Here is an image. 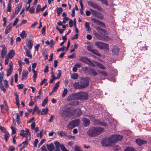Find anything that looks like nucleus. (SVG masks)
<instances>
[{"instance_id":"1","label":"nucleus","mask_w":151,"mask_h":151,"mask_svg":"<svg viewBox=\"0 0 151 151\" xmlns=\"http://www.w3.org/2000/svg\"><path fill=\"white\" fill-rule=\"evenodd\" d=\"M103 130V128L101 127H92L88 130L87 132V134L90 137H95L102 133Z\"/></svg>"},{"instance_id":"2","label":"nucleus","mask_w":151,"mask_h":151,"mask_svg":"<svg viewBox=\"0 0 151 151\" xmlns=\"http://www.w3.org/2000/svg\"><path fill=\"white\" fill-rule=\"evenodd\" d=\"M96 29L102 35V36H101L98 33H94L95 36L97 39L105 41L108 40V37L105 36V35L107 34V33L105 30L102 29L99 27H97Z\"/></svg>"},{"instance_id":"3","label":"nucleus","mask_w":151,"mask_h":151,"mask_svg":"<svg viewBox=\"0 0 151 151\" xmlns=\"http://www.w3.org/2000/svg\"><path fill=\"white\" fill-rule=\"evenodd\" d=\"M69 104L72 105H77L78 104L76 93H73L68 96L67 99Z\"/></svg>"},{"instance_id":"4","label":"nucleus","mask_w":151,"mask_h":151,"mask_svg":"<svg viewBox=\"0 0 151 151\" xmlns=\"http://www.w3.org/2000/svg\"><path fill=\"white\" fill-rule=\"evenodd\" d=\"M95 45L98 48L101 50H107L109 48L107 44L101 42H95Z\"/></svg>"},{"instance_id":"5","label":"nucleus","mask_w":151,"mask_h":151,"mask_svg":"<svg viewBox=\"0 0 151 151\" xmlns=\"http://www.w3.org/2000/svg\"><path fill=\"white\" fill-rule=\"evenodd\" d=\"M76 94L77 99H78L81 100H87L88 99V95L86 92L81 91L76 93Z\"/></svg>"},{"instance_id":"6","label":"nucleus","mask_w":151,"mask_h":151,"mask_svg":"<svg viewBox=\"0 0 151 151\" xmlns=\"http://www.w3.org/2000/svg\"><path fill=\"white\" fill-rule=\"evenodd\" d=\"M90 119L94 122L95 124L101 125L102 126H107V124L105 122H101L99 120H96L94 116L92 115L87 116Z\"/></svg>"},{"instance_id":"7","label":"nucleus","mask_w":151,"mask_h":151,"mask_svg":"<svg viewBox=\"0 0 151 151\" xmlns=\"http://www.w3.org/2000/svg\"><path fill=\"white\" fill-rule=\"evenodd\" d=\"M79 119H76L70 122L67 127L69 129H71L77 126L79 124Z\"/></svg>"},{"instance_id":"8","label":"nucleus","mask_w":151,"mask_h":151,"mask_svg":"<svg viewBox=\"0 0 151 151\" xmlns=\"http://www.w3.org/2000/svg\"><path fill=\"white\" fill-rule=\"evenodd\" d=\"M88 78H84L81 80L80 85L82 87H85L88 85Z\"/></svg>"},{"instance_id":"9","label":"nucleus","mask_w":151,"mask_h":151,"mask_svg":"<svg viewBox=\"0 0 151 151\" xmlns=\"http://www.w3.org/2000/svg\"><path fill=\"white\" fill-rule=\"evenodd\" d=\"M71 110L66 109L64 110L62 113V116L63 117H65L68 116H69L73 114V112Z\"/></svg>"},{"instance_id":"10","label":"nucleus","mask_w":151,"mask_h":151,"mask_svg":"<svg viewBox=\"0 0 151 151\" xmlns=\"http://www.w3.org/2000/svg\"><path fill=\"white\" fill-rule=\"evenodd\" d=\"M91 20L92 22L96 24L97 25L100 26L102 27H105V25L104 24L98 19L92 18L91 19Z\"/></svg>"},{"instance_id":"11","label":"nucleus","mask_w":151,"mask_h":151,"mask_svg":"<svg viewBox=\"0 0 151 151\" xmlns=\"http://www.w3.org/2000/svg\"><path fill=\"white\" fill-rule=\"evenodd\" d=\"M88 4L89 5L92 6L93 8L97 9L99 11H101L102 9L101 7L98 6L97 4L94 3L91 1H88Z\"/></svg>"},{"instance_id":"12","label":"nucleus","mask_w":151,"mask_h":151,"mask_svg":"<svg viewBox=\"0 0 151 151\" xmlns=\"http://www.w3.org/2000/svg\"><path fill=\"white\" fill-rule=\"evenodd\" d=\"M115 137V135H113L108 139V141L109 144L111 143H114L116 142Z\"/></svg>"},{"instance_id":"13","label":"nucleus","mask_w":151,"mask_h":151,"mask_svg":"<svg viewBox=\"0 0 151 151\" xmlns=\"http://www.w3.org/2000/svg\"><path fill=\"white\" fill-rule=\"evenodd\" d=\"M2 47L3 49L1 53V57L2 58H4L6 54L7 51L4 45H2Z\"/></svg>"},{"instance_id":"14","label":"nucleus","mask_w":151,"mask_h":151,"mask_svg":"<svg viewBox=\"0 0 151 151\" xmlns=\"http://www.w3.org/2000/svg\"><path fill=\"white\" fill-rule=\"evenodd\" d=\"M15 54V52L14 50H12L8 53L6 56H7L9 58L11 59L14 56Z\"/></svg>"},{"instance_id":"15","label":"nucleus","mask_w":151,"mask_h":151,"mask_svg":"<svg viewBox=\"0 0 151 151\" xmlns=\"http://www.w3.org/2000/svg\"><path fill=\"white\" fill-rule=\"evenodd\" d=\"M147 142L146 141L143 140L139 139H137L136 141V143L140 146L142 144L146 143Z\"/></svg>"},{"instance_id":"16","label":"nucleus","mask_w":151,"mask_h":151,"mask_svg":"<svg viewBox=\"0 0 151 151\" xmlns=\"http://www.w3.org/2000/svg\"><path fill=\"white\" fill-rule=\"evenodd\" d=\"M28 75V72L27 70H24L22 73V80H26Z\"/></svg>"},{"instance_id":"17","label":"nucleus","mask_w":151,"mask_h":151,"mask_svg":"<svg viewBox=\"0 0 151 151\" xmlns=\"http://www.w3.org/2000/svg\"><path fill=\"white\" fill-rule=\"evenodd\" d=\"M12 27V25L11 23H10L6 27L5 30V33L6 34L9 33L11 31Z\"/></svg>"},{"instance_id":"18","label":"nucleus","mask_w":151,"mask_h":151,"mask_svg":"<svg viewBox=\"0 0 151 151\" xmlns=\"http://www.w3.org/2000/svg\"><path fill=\"white\" fill-rule=\"evenodd\" d=\"M79 60L87 64L90 61V60L88 58L84 57H81Z\"/></svg>"},{"instance_id":"19","label":"nucleus","mask_w":151,"mask_h":151,"mask_svg":"<svg viewBox=\"0 0 151 151\" xmlns=\"http://www.w3.org/2000/svg\"><path fill=\"white\" fill-rule=\"evenodd\" d=\"M47 147L49 151H53L54 150L55 148L54 145L52 143H50V144H47Z\"/></svg>"},{"instance_id":"20","label":"nucleus","mask_w":151,"mask_h":151,"mask_svg":"<svg viewBox=\"0 0 151 151\" xmlns=\"http://www.w3.org/2000/svg\"><path fill=\"white\" fill-rule=\"evenodd\" d=\"M112 51L114 54L116 55L119 52V48L117 46H115L112 49Z\"/></svg>"},{"instance_id":"21","label":"nucleus","mask_w":151,"mask_h":151,"mask_svg":"<svg viewBox=\"0 0 151 151\" xmlns=\"http://www.w3.org/2000/svg\"><path fill=\"white\" fill-rule=\"evenodd\" d=\"M82 120L83 122V123L85 126H88L89 124V121L85 117L83 118H82Z\"/></svg>"},{"instance_id":"22","label":"nucleus","mask_w":151,"mask_h":151,"mask_svg":"<svg viewBox=\"0 0 151 151\" xmlns=\"http://www.w3.org/2000/svg\"><path fill=\"white\" fill-rule=\"evenodd\" d=\"M22 3H20L18 4V6L15 9V14H17L18 13L22 8Z\"/></svg>"},{"instance_id":"23","label":"nucleus","mask_w":151,"mask_h":151,"mask_svg":"<svg viewBox=\"0 0 151 151\" xmlns=\"http://www.w3.org/2000/svg\"><path fill=\"white\" fill-rule=\"evenodd\" d=\"M27 45L29 50H31L32 49L33 45L32 42L30 40H28L27 44Z\"/></svg>"},{"instance_id":"24","label":"nucleus","mask_w":151,"mask_h":151,"mask_svg":"<svg viewBox=\"0 0 151 151\" xmlns=\"http://www.w3.org/2000/svg\"><path fill=\"white\" fill-rule=\"evenodd\" d=\"M52 69H53V68H52V72H51L52 75H51V78L50 79V83H52V82L55 79H56V78L55 77L54 75V73L52 71Z\"/></svg>"},{"instance_id":"25","label":"nucleus","mask_w":151,"mask_h":151,"mask_svg":"<svg viewBox=\"0 0 151 151\" xmlns=\"http://www.w3.org/2000/svg\"><path fill=\"white\" fill-rule=\"evenodd\" d=\"M85 26L86 30L88 32L90 31L91 28L89 26V24L88 22H86L85 24Z\"/></svg>"},{"instance_id":"26","label":"nucleus","mask_w":151,"mask_h":151,"mask_svg":"<svg viewBox=\"0 0 151 151\" xmlns=\"http://www.w3.org/2000/svg\"><path fill=\"white\" fill-rule=\"evenodd\" d=\"M48 110V109L47 107L43 109H42L41 112V114L42 115L46 114L47 113Z\"/></svg>"},{"instance_id":"27","label":"nucleus","mask_w":151,"mask_h":151,"mask_svg":"<svg viewBox=\"0 0 151 151\" xmlns=\"http://www.w3.org/2000/svg\"><path fill=\"white\" fill-rule=\"evenodd\" d=\"M60 83V81H58L56 83L55 85V86L53 88V92H55L58 89L59 86V83Z\"/></svg>"},{"instance_id":"28","label":"nucleus","mask_w":151,"mask_h":151,"mask_svg":"<svg viewBox=\"0 0 151 151\" xmlns=\"http://www.w3.org/2000/svg\"><path fill=\"white\" fill-rule=\"evenodd\" d=\"M25 52L26 55L28 57H29L31 58H32V55L30 54V51L27 48H25Z\"/></svg>"},{"instance_id":"29","label":"nucleus","mask_w":151,"mask_h":151,"mask_svg":"<svg viewBox=\"0 0 151 151\" xmlns=\"http://www.w3.org/2000/svg\"><path fill=\"white\" fill-rule=\"evenodd\" d=\"M115 136V138L116 139V142H117L118 141H120L121 140L123 137L122 136L119 135H114Z\"/></svg>"},{"instance_id":"30","label":"nucleus","mask_w":151,"mask_h":151,"mask_svg":"<svg viewBox=\"0 0 151 151\" xmlns=\"http://www.w3.org/2000/svg\"><path fill=\"white\" fill-rule=\"evenodd\" d=\"M27 35V34L23 30L22 33L20 34V36L23 39L25 38Z\"/></svg>"},{"instance_id":"31","label":"nucleus","mask_w":151,"mask_h":151,"mask_svg":"<svg viewBox=\"0 0 151 151\" xmlns=\"http://www.w3.org/2000/svg\"><path fill=\"white\" fill-rule=\"evenodd\" d=\"M25 134L26 137H27L28 136L29 137V139H30L31 138V136L30 134L29 129H25Z\"/></svg>"},{"instance_id":"32","label":"nucleus","mask_w":151,"mask_h":151,"mask_svg":"<svg viewBox=\"0 0 151 151\" xmlns=\"http://www.w3.org/2000/svg\"><path fill=\"white\" fill-rule=\"evenodd\" d=\"M96 65L98 67L102 69H104L105 68L104 66L101 64L97 62H94Z\"/></svg>"},{"instance_id":"33","label":"nucleus","mask_w":151,"mask_h":151,"mask_svg":"<svg viewBox=\"0 0 151 151\" xmlns=\"http://www.w3.org/2000/svg\"><path fill=\"white\" fill-rule=\"evenodd\" d=\"M90 73H91L94 76H96L98 74L96 70L93 69L91 68L90 69Z\"/></svg>"},{"instance_id":"34","label":"nucleus","mask_w":151,"mask_h":151,"mask_svg":"<svg viewBox=\"0 0 151 151\" xmlns=\"http://www.w3.org/2000/svg\"><path fill=\"white\" fill-rule=\"evenodd\" d=\"M58 16H60V14L63 11V9L62 8H57L56 9Z\"/></svg>"},{"instance_id":"35","label":"nucleus","mask_w":151,"mask_h":151,"mask_svg":"<svg viewBox=\"0 0 151 151\" xmlns=\"http://www.w3.org/2000/svg\"><path fill=\"white\" fill-rule=\"evenodd\" d=\"M78 75L76 73H74L71 75V77L72 79H76L78 78Z\"/></svg>"},{"instance_id":"36","label":"nucleus","mask_w":151,"mask_h":151,"mask_svg":"<svg viewBox=\"0 0 151 151\" xmlns=\"http://www.w3.org/2000/svg\"><path fill=\"white\" fill-rule=\"evenodd\" d=\"M68 90L67 88H65L64 89L62 96L63 98L68 93Z\"/></svg>"},{"instance_id":"37","label":"nucleus","mask_w":151,"mask_h":151,"mask_svg":"<svg viewBox=\"0 0 151 151\" xmlns=\"http://www.w3.org/2000/svg\"><path fill=\"white\" fill-rule=\"evenodd\" d=\"M96 17H98V18L102 19L103 18V15L100 12H98L97 15L96 16Z\"/></svg>"},{"instance_id":"38","label":"nucleus","mask_w":151,"mask_h":151,"mask_svg":"<svg viewBox=\"0 0 151 151\" xmlns=\"http://www.w3.org/2000/svg\"><path fill=\"white\" fill-rule=\"evenodd\" d=\"M5 134L4 135V138L6 141L7 142L8 138L9 137V134L8 132H6Z\"/></svg>"},{"instance_id":"39","label":"nucleus","mask_w":151,"mask_h":151,"mask_svg":"<svg viewBox=\"0 0 151 151\" xmlns=\"http://www.w3.org/2000/svg\"><path fill=\"white\" fill-rule=\"evenodd\" d=\"M92 52L98 56H101V54L96 50L93 49Z\"/></svg>"},{"instance_id":"40","label":"nucleus","mask_w":151,"mask_h":151,"mask_svg":"<svg viewBox=\"0 0 151 151\" xmlns=\"http://www.w3.org/2000/svg\"><path fill=\"white\" fill-rule=\"evenodd\" d=\"M114 150L115 151H120V147L117 145L113 147Z\"/></svg>"},{"instance_id":"41","label":"nucleus","mask_w":151,"mask_h":151,"mask_svg":"<svg viewBox=\"0 0 151 151\" xmlns=\"http://www.w3.org/2000/svg\"><path fill=\"white\" fill-rule=\"evenodd\" d=\"M17 118L16 119V120L17 123V124L19 125L20 123V121L19 120V114L18 113L16 114Z\"/></svg>"},{"instance_id":"42","label":"nucleus","mask_w":151,"mask_h":151,"mask_svg":"<svg viewBox=\"0 0 151 151\" xmlns=\"http://www.w3.org/2000/svg\"><path fill=\"white\" fill-rule=\"evenodd\" d=\"M48 102V97H47L44 100L42 101V106H44Z\"/></svg>"},{"instance_id":"43","label":"nucleus","mask_w":151,"mask_h":151,"mask_svg":"<svg viewBox=\"0 0 151 151\" xmlns=\"http://www.w3.org/2000/svg\"><path fill=\"white\" fill-rule=\"evenodd\" d=\"M94 61L93 62H91L90 60V61L88 63V64L91 66H92L93 67H94L95 66V63L94 62Z\"/></svg>"},{"instance_id":"44","label":"nucleus","mask_w":151,"mask_h":151,"mask_svg":"<svg viewBox=\"0 0 151 151\" xmlns=\"http://www.w3.org/2000/svg\"><path fill=\"white\" fill-rule=\"evenodd\" d=\"M90 10L92 14L94 16L96 17L98 12L91 9H90Z\"/></svg>"},{"instance_id":"45","label":"nucleus","mask_w":151,"mask_h":151,"mask_svg":"<svg viewBox=\"0 0 151 151\" xmlns=\"http://www.w3.org/2000/svg\"><path fill=\"white\" fill-rule=\"evenodd\" d=\"M41 11V6L39 4H38L37 6V8L36 10V13H38L39 12Z\"/></svg>"},{"instance_id":"46","label":"nucleus","mask_w":151,"mask_h":151,"mask_svg":"<svg viewBox=\"0 0 151 151\" xmlns=\"http://www.w3.org/2000/svg\"><path fill=\"white\" fill-rule=\"evenodd\" d=\"M58 133L60 136H64L65 135V133L62 131H59L58 132Z\"/></svg>"},{"instance_id":"47","label":"nucleus","mask_w":151,"mask_h":151,"mask_svg":"<svg viewBox=\"0 0 151 151\" xmlns=\"http://www.w3.org/2000/svg\"><path fill=\"white\" fill-rule=\"evenodd\" d=\"M90 68H88L87 67H85L84 69V71L86 73H89L90 72Z\"/></svg>"},{"instance_id":"48","label":"nucleus","mask_w":151,"mask_h":151,"mask_svg":"<svg viewBox=\"0 0 151 151\" xmlns=\"http://www.w3.org/2000/svg\"><path fill=\"white\" fill-rule=\"evenodd\" d=\"M60 147L62 151H69L63 145H60Z\"/></svg>"},{"instance_id":"49","label":"nucleus","mask_w":151,"mask_h":151,"mask_svg":"<svg viewBox=\"0 0 151 151\" xmlns=\"http://www.w3.org/2000/svg\"><path fill=\"white\" fill-rule=\"evenodd\" d=\"M124 151H135V150L133 148L128 147L124 150Z\"/></svg>"},{"instance_id":"50","label":"nucleus","mask_w":151,"mask_h":151,"mask_svg":"<svg viewBox=\"0 0 151 151\" xmlns=\"http://www.w3.org/2000/svg\"><path fill=\"white\" fill-rule=\"evenodd\" d=\"M79 84L78 83L76 82L73 84V87L74 88H79Z\"/></svg>"},{"instance_id":"51","label":"nucleus","mask_w":151,"mask_h":151,"mask_svg":"<svg viewBox=\"0 0 151 151\" xmlns=\"http://www.w3.org/2000/svg\"><path fill=\"white\" fill-rule=\"evenodd\" d=\"M12 70L11 68H9L8 70H7V76H10L11 73H12Z\"/></svg>"},{"instance_id":"52","label":"nucleus","mask_w":151,"mask_h":151,"mask_svg":"<svg viewBox=\"0 0 151 151\" xmlns=\"http://www.w3.org/2000/svg\"><path fill=\"white\" fill-rule=\"evenodd\" d=\"M75 151H82L81 147L78 146H76L74 148Z\"/></svg>"},{"instance_id":"53","label":"nucleus","mask_w":151,"mask_h":151,"mask_svg":"<svg viewBox=\"0 0 151 151\" xmlns=\"http://www.w3.org/2000/svg\"><path fill=\"white\" fill-rule=\"evenodd\" d=\"M1 89L3 91L4 93H5L6 91V90L5 88L3 85L1 84L0 86Z\"/></svg>"},{"instance_id":"54","label":"nucleus","mask_w":151,"mask_h":151,"mask_svg":"<svg viewBox=\"0 0 151 151\" xmlns=\"http://www.w3.org/2000/svg\"><path fill=\"white\" fill-rule=\"evenodd\" d=\"M54 144L56 146V149L59 148V147H60V145H60L59 143L58 142H54Z\"/></svg>"},{"instance_id":"55","label":"nucleus","mask_w":151,"mask_h":151,"mask_svg":"<svg viewBox=\"0 0 151 151\" xmlns=\"http://www.w3.org/2000/svg\"><path fill=\"white\" fill-rule=\"evenodd\" d=\"M44 83H45V85H47V79H44L43 81L41 82L40 83V85H42Z\"/></svg>"},{"instance_id":"56","label":"nucleus","mask_w":151,"mask_h":151,"mask_svg":"<svg viewBox=\"0 0 151 151\" xmlns=\"http://www.w3.org/2000/svg\"><path fill=\"white\" fill-rule=\"evenodd\" d=\"M35 10V8L34 6H32L29 9V11L31 13H33L34 12V11Z\"/></svg>"},{"instance_id":"57","label":"nucleus","mask_w":151,"mask_h":151,"mask_svg":"<svg viewBox=\"0 0 151 151\" xmlns=\"http://www.w3.org/2000/svg\"><path fill=\"white\" fill-rule=\"evenodd\" d=\"M20 134L23 137H26L25 134L24 133V130H22L20 131Z\"/></svg>"},{"instance_id":"58","label":"nucleus","mask_w":151,"mask_h":151,"mask_svg":"<svg viewBox=\"0 0 151 151\" xmlns=\"http://www.w3.org/2000/svg\"><path fill=\"white\" fill-rule=\"evenodd\" d=\"M58 74L57 75V76L56 77H55L56 79H59L61 76V70H58Z\"/></svg>"},{"instance_id":"59","label":"nucleus","mask_w":151,"mask_h":151,"mask_svg":"<svg viewBox=\"0 0 151 151\" xmlns=\"http://www.w3.org/2000/svg\"><path fill=\"white\" fill-rule=\"evenodd\" d=\"M69 19V18L68 17H64L63 18V22L64 24H65L66 23V22L68 21Z\"/></svg>"},{"instance_id":"60","label":"nucleus","mask_w":151,"mask_h":151,"mask_svg":"<svg viewBox=\"0 0 151 151\" xmlns=\"http://www.w3.org/2000/svg\"><path fill=\"white\" fill-rule=\"evenodd\" d=\"M45 139H42V140L40 143L38 144V147L39 148L45 142Z\"/></svg>"},{"instance_id":"61","label":"nucleus","mask_w":151,"mask_h":151,"mask_svg":"<svg viewBox=\"0 0 151 151\" xmlns=\"http://www.w3.org/2000/svg\"><path fill=\"white\" fill-rule=\"evenodd\" d=\"M75 112L78 114V116L80 115L81 114V110L79 109H77L75 111Z\"/></svg>"},{"instance_id":"62","label":"nucleus","mask_w":151,"mask_h":151,"mask_svg":"<svg viewBox=\"0 0 151 151\" xmlns=\"http://www.w3.org/2000/svg\"><path fill=\"white\" fill-rule=\"evenodd\" d=\"M18 20H19L18 18H16L15 19V20L14 21V23L13 24V26H14L15 25H16L17 24L18 21Z\"/></svg>"},{"instance_id":"63","label":"nucleus","mask_w":151,"mask_h":151,"mask_svg":"<svg viewBox=\"0 0 151 151\" xmlns=\"http://www.w3.org/2000/svg\"><path fill=\"white\" fill-rule=\"evenodd\" d=\"M9 58H8L7 56H6L5 57V65L8 64L9 61Z\"/></svg>"},{"instance_id":"64","label":"nucleus","mask_w":151,"mask_h":151,"mask_svg":"<svg viewBox=\"0 0 151 151\" xmlns=\"http://www.w3.org/2000/svg\"><path fill=\"white\" fill-rule=\"evenodd\" d=\"M15 150V148L14 147L11 146L9 147L8 151H14Z\"/></svg>"}]
</instances>
